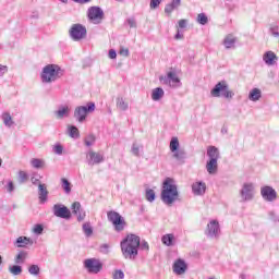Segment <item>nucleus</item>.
Returning <instances> with one entry per match:
<instances>
[{"mask_svg":"<svg viewBox=\"0 0 279 279\" xmlns=\"http://www.w3.org/2000/svg\"><path fill=\"white\" fill-rule=\"evenodd\" d=\"M173 239H175V235H173V233H167L161 236V242L167 247H171L173 245Z\"/></svg>","mask_w":279,"mask_h":279,"instance_id":"7c9ffc66","label":"nucleus"},{"mask_svg":"<svg viewBox=\"0 0 279 279\" xmlns=\"http://www.w3.org/2000/svg\"><path fill=\"white\" fill-rule=\"evenodd\" d=\"M223 45L226 49H234V45H236V37L228 35L223 40Z\"/></svg>","mask_w":279,"mask_h":279,"instance_id":"cd10ccee","label":"nucleus"},{"mask_svg":"<svg viewBox=\"0 0 279 279\" xmlns=\"http://www.w3.org/2000/svg\"><path fill=\"white\" fill-rule=\"evenodd\" d=\"M45 227L43 225H35L33 232L34 234H43Z\"/></svg>","mask_w":279,"mask_h":279,"instance_id":"09e8293b","label":"nucleus"},{"mask_svg":"<svg viewBox=\"0 0 279 279\" xmlns=\"http://www.w3.org/2000/svg\"><path fill=\"white\" fill-rule=\"evenodd\" d=\"M71 116V108L66 105L60 106L57 111H54L56 119H69Z\"/></svg>","mask_w":279,"mask_h":279,"instance_id":"a211bd4d","label":"nucleus"},{"mask_svg":"<svg viewBox=\"0 0 279 279\" xmlns=\"http://www.w3.org/2000/svg\"><path fill=\"white\" fill-rule=\"evenodd\" d=\"M107 218L110 223H112L116 232H123L125 230V226H128V222H125V218L121 216V214L110 210L107 213Z\"/></svg>","mask_w":279,"mask_h":279,"instance_id":"39448f33","label":"nucleus"},{"mask_svg":"<svg viewBox=\"0 0 279 279\" xmlns=\"http://www.w3.org/2000/svg\"><path fill=\"white\" fill-rule=\"evenodd\" d=\"M83 232L85 236H93V227L90 226V222H85L83 225Z\"/></svg>","mask_w":279,"mask_h":279,"instance_id":"e433bc0d","label":"nucleus"},{"mask_svg":"<svg viewBox=\"0 0 279 279\" xmlns=\"http://www.w3.org/2000/svg\"><path fill=\"white\" fill-rule=\"evenodd\" d=\"M162 97H165V89H162L161 87H156L155 89H153L151 92L153 101H160Z\"/></svg>","mask_w":279,"mask_h":279,"instance_id":"bb28decb","label":"nucleus"},{"mask_svg":"<svg viewBox=\"0 0 279 279\" xmlns=\"http://www.w3.org/2000/svg\"><path fill=\"white\" fill-rule=\"evenodd\" d=\"M141 250H146V252H149V243L147 241L140 242Z\"/></svg>","mask_w":279,"mask_h":279,"instance_id":"bf43d9fd","label":"nucleus"},{"mask_svg":"<svg viewBox=\"0 0 279 279\" xmlns=\"http://www.w3.org/2000/svg\"><path fill=\"white\" fill-rule=\"evenodd\" d=\"M9 271L12 276H21L23 274V267H21V264H15L9 267Z\"/></svg>","mask_w":279,"mask_h":279,"instance_id":"72a5a7b5","label":"nucleus"},{"mask_svg":"<svg viewBox=\"0 0 279 279\" xmlns=\"http://www.w3.org/2000/svg\"><path fill=\"white\" fill-rule=\"evenodd\" d=\"M186 269H189V266L184 259L179 258L173 263L172 270L177 276H184V274H186Z\"/></svg>","mask_w":279,"mask_h":279,"instance_id":"dca6fc26","label":"nucleus"},{"mask_svg":"<svg viewBox=\"0 0 279 279\" xmlns=\"http://www.w3.org/2000/svg\"><path fill=\"white\" fill-rule=\"evenodd\" d=\"M260 196L264 202H276L278 199V192L271 185H264L260 187Z\"/></svg>","mask_w":279,"mask_h":279,"instance_id":"9b49d317","label":"nucleus"},{"mask_svg":"<svg viewBox=\"0 0 279 279\" xmlns=\"http://www.w3.org/2000/svg\"><path fill=\"white\" fill-rule=\"evenodd\" d=\"M86 26L82 24H73L69 29V36L74 43H80V40H84V38H86Z\"/></svg>","mask_w":279,"mask_h":279,"instance_id":"0eeeda50","label":"nucleus"},{"mask_svg":"<svg viewBox=\"0 0 279 279\" xmlns=\"http://www.w3.org/2000/svg\"><path fill=\"white\" fill-rule=\"evenodd\" d=\"M7 71H8L7 65L0 64V77H3Z\"/></svg>","mask_w":279,"mask_h":279,"instance_id":"e2e57ef3","label":"nucleus"},{"mask_svg":"<svg viewBox=\"0 0 279 279\" xmlns=\"http://www.w3.org/2000/svg\"><path fill=\"white\" fill-rule=\"evenodd\" d=\"M31 182H32V184L36 185V184H39L40 179L33 177V178H31Z\"/></svg>","mask_w":279,"mask_h":279,"instance_id":"338daca9","label":"nucleus"},{"mask_svg":"<svg viewBox=\"0 0 279 279\" xmlns=\"http://www.w3.org/2000/svg\"><path fill=\"white\" fill-rule=\"evenodd\" d=\"M31 165L34 169H43V167H45V160L38 159V158H33L31 160Z\"/></svg>","mask_w":279,"mask_h":279,"instance_id":"f704fd0d","label":"nucleus"},{"mask_svg":"<svg viewBox=\"0 0 279 279\" xmlns=\"http://www.w3.org/2000/svg\"><path fill=\"white\" fill-rule=\"evenodd\" d=\"M68 134L70 138H78L80 137V130L75 125L68 126Z\"/></svg>","mask_w":279,"mask_h":279,"instance_id":"473e14b6","label":"nucleus"},{"mask_svg":"<svg viewBox=\"0 0 279 279\" xmlns=\"http://www.w3.org/2000/svg\"><path fill=\"white\" fill-rule=\"evenodd\" d=\"M104 10L100 7H90L87 10V19L89 23H93L94 25H100L104 21Z\"/></svg>","mask_w":279,"mask_h":279,"instance_id":"6e6552de","label":"nucleus"},{"mask_svg":"<svg viewBox=\"0 0 279 279\" xmlns=\"http://www.w3.org/2000/svg\"><path fill=\"white\" fill-rule=\"evenodd\" d=\"M270 34L275 37V38H279V27L278 26H272L270 28Z\"/></svg>","mask_w":279,"mask_h":279,"instance_id":"864d4df0","label":"nucleus"},{"mask_svg":"<svg viewBox=\"0 0 279 279\" xmlns=\"http://www.w3.org/2000/svg\"><path fill=\"white\" fill-rule=\"evenodd\" d=\"M263 60L267 66H274L278 62V56L276 52L268 50L263 54Z\"/></svg>","mask_w":279,"mask_h":279,"instance_id":"f3484780","label":"nucleus"},{"mask_svg":"<svg viewBox=\"0 0 279 279\" xmlns=\"http://www.w3.org/2000/svg\"><path fill=\"white\" fill-rule=\"evenodd\" d=\"M84 265L89 274H99V271H101L104 268L101 262L95 258L85 259Z\"/></svg>","mask_w":279,"mask_h":279,"instance_id":"4468645a","label":"nucleus"},{"mask_svg":"<svg viewBox=\"0 0 279 279\" xmlns=\"http://www.w3.org/2000/svg\"><path fill=\"white\" fill-rule=\"evenodd\" d=\"M108 56L110 60H117V50L110 49Z\"/></svg>","mask_w":279,"mask_h":279,"instance_id":"052dcab7","label":"nucleus"},{"mask_svg":"<svg viewBox=\"0 0 279 279\" xmlns=\"http://www.w3.org/2000/svg\"><path fill=\"white\" fill-rule=\"evenodd\" d=\"M197 23H199V25H206L208 23V16H206V13H199L197 15Z\"/></svg>","mask_w":279,"mask_h":279,"instance_id":"a19ab883","label":"nucleus"},{"mask_svg":"<svg viewBox=\"0 0 279 279\" xmlns=\"http://www.w3.org/2000/svg\"><path fill=\"white\" fill-rule=\"evenodd\" d=\"M76 217H77V221H84V219H86V211H84V209H81L76 215Z\"/></svg>","mask_w":279,"mask_h":279,"instance_id":"603ef678","label":"nucleus"},{"mask_svg":"<svg viewBox=\"0 0 279 279\" xmlns=\"http://www.w3.org/2000/svg\"><path fill=\"white\" fill-rule=\"evenodd\" d=\"M95 141H96L95 135H94V134H89V135H87L86 138H85V145H86L87 147H90V146H93V145L95 144Z\"/></svg>","mask_w":279,"mask_h":279,"instance_id":"79ce46f5","label":"nucleus"},{"mask_svg":"<svg viewBox=\"0 0 279 279\" xmlns=\"http://www.w3.org/2000/svg\"><path fill=\"white\" fill-rule=\"evenodd\" d=\"M7 192L14 193V182L12 180H9L5 185Z\"/></svg>","mask_w":279,"mask_h":279,"instance_id":"8fccbe9b","label":"nucleus"},{"mask_svg":"<svg viewBox=\"0 0 279 279\" xmlns=\"http://www.w3.org/2000/svg\"><path fill=\"white\" fill-rule=\"evenodd\" d=\"M145 197H146L147 202L151 203L156 199V192H154V190H151V189H147Z\"/></svg>","mask_w":279,"mask_h":279,"instance_id":"58836bf2","label":"nucleus"},{"mask_svg":"<svg viewBox=\"0 0 279 279\" xmlns=\"http://www.w3.org/2000/svg\"><path fill=\"white\" fill-rule=\"evenodd\" d=\"M126 22L131 28H136V20L134 17L128 19Z\"/></svg>","mask_w":279,"mask_h":279,"instance_id":"4d7b16f0","label":"nucleus"},{"mask_svg":"<svg viewBox=\"0 0 279 279\" xmlns=\"http://www.w3.org/2000/svg\"><path fill=\"white\" fill-rule=\"evenodd\" d=\"M82 210V204L80 202H74L72 204V213L73 215H77Z\"/></svg>","mask_w":279,"mask_h":279,"instance_id":"a18cd8bd","label":"nucleus"},{"mask_svg":"<svg viewBox=\"0 0 279 279\" xmlns=\"http://www.w3.org/2000/svg\"><path fill=\"white\" fill-rule=\"evenodd\" d=\"M269 217H270L271 221H278V216H276V214L274 211L269 213Z\"/></svg>","mask_w":279,"mask_h":279,"instance_id":"69168bd1","label":"nucleus"},{"mask_svg":"<svg viewBox=\"0 0 279 279\" xmlns=\"http://www.w3.org/2000/svg\"><path fill=\"white\" fill-rule=\"evenodd\" d=\"M74 3H90V0H73Z\"/></svg>","mask_w":279,"mask_h":279,"instance_id":"774afa93","label":"nucleus"},{"mask_svg":"<svg viewBox=\"0 0 279 279\" xmlns=\"http://www.w3.org/2000/svg\"><path fill=\"white\" fill-rule=\"evenodd\" d=\"M86 160L89 167H93L95 165H101V162H104V155L95 153L94 150H89L86 154Z\"/></svg>","mask_w":279,"mask_h":279,"instance_id":"2eb2a0df","label":"nucleus"},{"mask_svg":"<svg viewBox=\"0 0 279 279\" xmlns=\"http://www.w3.org/2000/svg\"><path fill=\"white\" fill-rule=\"evenodd\" d=\"M17 178L21 184H23V182H27V178H28L27 172L20 170L17 173Z\"/></svg>","mask_w":279,"mask_h":279,"instance_id":"37998d69","label":"nucleus"},{"mask_svg":"<svg viewBox=\"0 0 279 279\" xmlns=\"http://www.w3.org/2000/svg\"><path fill=\"white\" fill-rule=\"evenodd\" d=\"M172 10H178L182 5V0H172L171 3H168Z\"/></svg>","mask_w":279,"mask_h":279,"instance_id":"de8ad7c7","label":"nucleus"},{"mask_svg":"<svg viewBox=\"0 0 279 279\" xmlns=\"http://www.w3.org/2000/svg\"><path fill=\"white\" fill-rule=\"evenodd\" d=\"M64 75V71L58 64H48L45 65L41 73L40 78L43 84H51L60 80Z\"/></svg>","mask_w":279,"mask_h":279,"instance_id":"7ed1b4c3","label":"nucleus"},{"mask_svg":"<svg viewBox=\"0 0 279 279\" xmlns=\"http://www.w3.org/2000/svg\"><path fill=\"white\" fill-rule=\"evenodd\" d=\"M28 272L31 276H38V274H40V267L38 265H31L28 267Z\"/></svg>","mask_w":279,"mask_h":279,"instance_id":"ea45409f","label":"nucleus"},{"mask_svg":"<svg viewBox=\"0 0 279 279\" xmlns=\"http://www.w3.org/2000/svg\"><path fill=\"white\" fill-rule=\"evenodd\" d=\"M207 157L209 158L208 160H214V161L218 162L219 158H221V154L219 153V148H217L216 146H208Z\"/></svg>","mask_w":279,"mask_h":279,"instance_id":"6ab92c4d","label":"nucleus"},{"mask_svg":"<svg viewBox=\"0 0 279 279\" xmlns=\"http://www.w3.org/2000/svg\"><path fill=\"white\" fill-rule=\"evenodd\" d=\"M179 28L180 29H185L186 25H189V21L187 20H180L178 22Z\"/></svg>","mask_w":279,"mask_h":279,"instance_id":"6e6d98bb","label":"nucleus"},{"mask_svg":"<svg viewBox=\"0 0 279 279\" xmlns=\"http://www.w3.org/2000/svg\"><path fill=\"white\" fill-rule=\"evenodd\" d=\"M220 232L219 221L210 220L205 230L206 236H208V239H219Z\"/></svg>","mask_w":279,"mask_h":279,"instance_id":"f8f14e48","label":"nucleus"},{"mask_svg":"<svg viewBox=\"0 0 279 279\" xmlns=\"http://www.w3.org/2000/svg\"><path fill=\"white\" fill-rule=\"evenodd\" d=\"M61 187L63 189L65 195H71L72 185L71 182H69V179H61Z\"/></svg>","mask_w":279,"mask_h":279,"instance_id":"2f4dec72","label":"nucleus"},{"mask_svg":"<svg viewBox=\"0 0 279 279\" xmlns=\"http://www.w3.org/2000/svg\"><path fill=\"white\" fill-rule=\"evenodd\" d=\"M206 171L209 175H217V171H219L218 161L208 159L206 163Z\"/></svg>","mask_w":279,"mask_h":279,"instance_id":"aec40b11","label":"nucleus"},{"mask_svg":"<svg viewBox=\"0 0 279 279\" xmlns=\"http://www.w3.org/2000/svg\"><path fill=\"white\" fill-rule=\"evenodd\" d=\"M254 195H256V187L254 186V183H244L240 190L241 202H252L254 199Z\"/></svg>","mask_w":279,"mask_h":279,"instance_id":"1a4fd4ad","label":"nucleus"},{"mask_svg":"<svg viewBox=\"0 0 279 279\" xmlns=\"http://www.w3.org/2000/svg\"><path fill=\"white\" fill-rule=\"evenodd\" d=\"M194 195H204L206 193V183L199 181L192 184Z\"/></svg>","mask_w":279,"mask_h":279,"instance_id":"412c9836","label":"nucleus"},{"mask_svg":"<svg viewBox=\"0 0 279 279\" xmlns=\"http://www.w3.org/2000/svg\"><path fill=\"white\" fill-rule=\"evenodd\" d=\"M119 53H120V56H123L124 58H128L130 56V49L121 48Z\"/></svg>","mask_w":279,"mask_h":279,"instance_id":"13d9d810","label":"nucleus"},{"mask_svg":"<svg viewBox=\"0 0 279 279\" xmlns=\"http://www.w3.org/2000/svg\"><path fill=\"white\" fill-rule=\"evenodd\" d=\"M173 8L168 3V4H166V7H165V12H166V14H168V16H170V14L173 12Z\"/></svg>","mask_w":279,"mask_h":279,"instance_id":"680f3d73","label":"nucleus"},{"mask_svg":"<svg viewBox=\"0 0 279 279\" xmlns=\"http://www.w3.org/2000/svg\"><path fill=\"white\" fill-rule=\"evenodd\" d=\"M174 38H175V40H182L184 38V35L180 34V29H178Z\"/></svg>","mask_w":279,"mask_h":279,"instance_id":"0e129e2a","label":"nucleus"},{"mask_svg":"<svg viewBox=\"0 0 279 279\" xmlns=\"http://www.w3.org/2000/svg\"><path fill=\"white\" fill-rule=\"evenodd\" d=\"M159 80L163 82L166 86H170V88H180V86H182L180 77H178L175 72H168L166 76H160Z\"/></svg>","mask_w":279,"mask_h":279,"instance_id":"9d476101","label":"nucleus"},{"mask_svg":"<svg viewBox=\"0 0 279 279\" xmlns=\"http://www.w3.org/2000/svg\"><path fill=\"white\" fill-rule=\"evenodd\" d=\"M100 252H101V254H108L110 252V245L101 244L100 245Z\"/></svg>","mask_w":279,"mask_h":279,"instance_id":"5fc2aeb1","label":"nucleus"},{"mask_svg":"<svg viewBox=\"0 0 279 279\" xmlns=\"http://www.w3.org/2000/svg\"><path fill=\"white\" fill-rule=\"evenodd\" d=\"M116 106L122 112H125L128 110V108H130V104H128V101H125V99H123V97L117 98Z\"/></svg>","mask_w":279,"mask_h":279,"instance_id":"c756f323","label":"nucleus"},{"mask_svg":"<svg viewBox=\"0 0 279 279\" xmlns=\"http://www.w3.org/2000/svg\"><path fill=\"white\" fill-rule=\"evenodd\" d=\"M179 198L180 192L178 191L175 180L166 178L161 189V202H163V204L167 206H171L174 204V202H178Z\"/></svg>","mask_w":279,"mask_h":279,"instance_id":"f03ea898","label":"nucleus"},{"mask_svg":"<svg viewBox=\"0 0 279 279\" xmlns=\"http://www.w3.org/2000/svg\"><path fill=\"white\" fill-rule=\"evenodd\" d=\"M14 245L15 247H27V245H34V241L27 236H19Z\"/></svg>","mask_w":279,"mask_h":279,"instance_id":"4be33fe9","label":"nucleus"},{"mask_svg":"<svg viewBox=\"0 0 279 279\" xmlns=\"http://www.w3.org/2000/svg\"><path fill=\"white\" fill-rule=\"evenodd\" d=\"M260 97H263V92H260V89H258V88H253L248 93L250 101H258L260 99Z\"/></svg>","mask_w":279,"mask_h":279,"instance_id":"c85d7f7f","label":"nucleus"},{"mask_svg":"<svg viewBox=\"0 0 279 279\" xmlns=\"http://www.w3.org/2000/svg\"><path fill=\"white\" fill-rule=\"evenodd\" d=\"M1 119L5 128H12L14 125V120L12 119V114H10V112H3L1 114Z\"/></svg>","mask_w":279,"mask_h":279,"instance_id":"a878e982","label":"nucleus"},{"mask_svg":"<svg viewBox=\"0 0 279 279\" xmlns=\"http://www.w3.org/2000/svg\"><path fill=\"white\" fill-rule=\"evenodd\" d=\"M122 256L129 260H136L138 248L141 247V236L131 233L128 234L120 243Z\"/></svg>","mask_w":279,"mask_h":279,"instance_id":"f257e3e1","label":"nucleus"},{"mask_svg":"<svg viewBox=\"0 0 279 279\" xmlns=\"http://www.w3.org/2000/svg\"><path fill=\"white\" fill-rule=\"evenodd\" d=\"M95 110V102H87L86 106H78L74 109V119L77 123H84L86 117Z\"/></svg>","mask_w":279,"mask_h":279,"instance_id":"423d86ee","label":"nucleus"},{"mask_svg":"<svg viewBox=\"0 0 279 279\" xmlns=\"http://www.w3.org/2000/svg\"><path fill=\"white\" fill-rule=\"evenodd\" d=\"M62 151H64V147L61 144L53 146V153L57 154V156H62Z\"/></svg>","mask_w":279,"mask_h":279,"instance_id":"49530a36","label":"nucleus"},{"mask_svg":"<svg viewBox=\"0 0 279 279\" xmlns=\"http://www.w3.org/2000/svg\"><path fill=\"white\" fill-rule=\"evenodd\" d=\"M141 149H143V145H138L136 143H133L132 147H131V154H133V156H141Z\"/></svg>","mask_w":279,"mask_h":279,"instance_id":"4c0bfd02","label":"nucleus"},{"mask_svg":"<svg viewBox=\"0 0 279 279\" xmlns=\"http://www.w3.org/2000/svg\"><path fill=\"white\" fill-rule=\"evenodd\" d=\"M160 3H162V0H150V10H156Z\"/></svg>","mask_w":279,"mask_h":279,"instance_id":"3c124183","label":"nucleus"},{"mask_svg":"<svg viewBox=\"0 0 279 279\" xmlns=\"http://www.w3.org/2000/svg\"><path fill=\"white\" fill-rule=\"evenodd\" d=\"M38 195L40 204H45L47 202V197L49 195V191H47V185L39 183L38 184Z\"/></svg>","mask_w":279,"mask_h":279,"instance_id":"5701e85b","label":"nucleus"},{"mask_svg":"<svg viewBox=\"0 0 279 279\" xmlns=\"http://www.w3.org/2000/svg\"><path fill=\"white\" fill-rule=\"evenodd\" d=\"M210 95L211 97H225V99H232V97H234L233 92L230 90L226 81L217 83L211 89Z\"/></svg>","mask_w":279,"mask_h":279,"instance_id":"20e7f679","label":"nucleus"},{"mask_svg":"<svg viewBox=\"0 0 279 279\" xmlns=\"http://www.w3.org/2000/svg\"><path fill=\"white\" fill-rule=\"evenodd\" d=\"M52 213L54 217H59L60 219H71V210L62 204H54Z\"/></svg>","mask_w":279,"mask_h":279,"instance_id":"ddd939ff","label":"nucleus"},{"mask_svg":"<svg viewBox=\"0 0 279 279\" xmlns=\"http://www.w3.org/2000/svg\"><path fill=\"white\" fill-rule=\"evenodd\" d=\"M172 157L180 162V165H184V160H186V150L184 149H178L175 151H172Z\"/></svg>","mask_w":279,"mask_h":279,"instance_id":"b1692460","label":"nucleus"},{"mask_svg":"<svg viewBox=\"0 0 279 279\" xmlns=\"http://www.w3.org/2000/svg\"><path fill=\"white\" fill-rule=\"evenodd\" d=\"M180 149V141L178 137H172L170 141V151H178Z\"/></svg>","mask_w":279,"mask_h":279,"instance_id":"c9c22d12","label":"nucleus"},{"mask_svg":"<svg viewBox=\"0 0 279 279\" xmlns=\"http://www.w3.org/2000/svg\"><path fill=\"white\" fill-rule=\"evenodd\" d=\"M27 251H20L14 257L15 265H23L27 260Z\"/></svg>","mask_w":279,"mask_h":279,"instance_id":"393cba45","label":"nucleus"},{"mask_svg":"<svg viewBox=\"0 0 279 279\" xmlns=\"http://www.w3.org/2000/svg\"><path fill=\"white\" fill-rule=\"evenodd\" d=\"M112 278L113 279H124L125 278V274L123 272V270L117 269V270L113 271Z\"/></svg>","mask_w":279,"mask_h":279,"instance_id":"c03bdc74","label":"nucleus"}]
</instances>
